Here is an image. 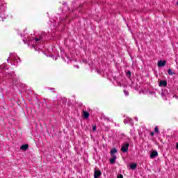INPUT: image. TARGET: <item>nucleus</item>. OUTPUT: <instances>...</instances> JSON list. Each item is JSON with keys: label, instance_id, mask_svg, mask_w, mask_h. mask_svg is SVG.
I'll return each instance as SVG.
<instances>
[{"label": "nucleus", "instance_id": "nucleus-11", "mask_svg": "<svg viewBox=\"0 0 178 178\" xmlns=\"http://www.w3.org/2000/svg\"><path fill=\"white\" fill-rule=\"evenodd\" d=\"M168 74H170V76H173V74H175V72H172L171 69L168 70Z\"/></svg>", "mask_w": 178, "mask_h": 178}, {"label": "nucleus", "instance_id": "nucleus-14", "mask_svg": "<svg viewBox=\"0 0 178 178\" xmlns=\"http://www.w3.org/2000/svg\"><path fill=\"white\" fill-rule=\"evenodd\" d=\"M124 95H129V92L126 91V90H124Z\"/></svg>", "mask_w": 178, "mask_h": 178}, {"label": "nucleus", "instance_id": "nucleus-10", "mask_svg": "<svg viewBox=\"0 0 178 178\" xmlns=\"http://www.w3.org/2000/svg\"><path fill=\"white\" fill-rule=\"evenodd\" d=\"M116 152H118V150L115 148H114L111 150V155H113L114 154H116Z\"/></svg>", "mask_w": 178, "mask_h": 178}, {"label": "nucleus", "instance_id": "nucleus-19", "mask_svg": "<svg viewBox=\"0 0 178 178\" xmlns=\"http://www.w3.org/2000/svg\"><path fill=\"white\" fill-rule=\"evenodd\" d=\"M177 149H178V143H177Z\"/></svg>", "mask_w": 178, "mask_h": 178}, {"label": "nucleus", "instance_id": "nucleus-17", "mask_svg": "<svg viewBox=\"0 0 178 178\" xmlns=\"http://www.w3.org/2000/svg\"><path fill=\"white\" fill-rule=\"evenodd\" d=\"M35 41H38L39 39H38V38H35Z\"/></svg>", "mask_w": 178, "mask_h": 178}, {"label": "nucleus", "instance_id": "nucleus-8", "mask_svg": "<svg viewBox=\"0 0 178 178\" xmlns=\"http://www.w3.org/2000/svg\"><path fill=\"white\" fill-rule=\"evenodd\" d=\"M20 148H21V149L26 151V149H27V148H29V145H22Z\"/></svg>", "mask_w": 178, "mask_h": 178}, {"label": "nucleus", "instance_id": "nucleus-2", "mask_svg": "<svg viewBox=\"0 0 178 178\" xmlns=\"http://www.w3.org/2000/svg\"><path fill=\"white\" fill-rule=\"evenodd\" d=\"M159 86V87H166V86H168V82H166V81H161Z\"/></svg>", "mask_w": 178, "mask_h": 178}, {"label": "nucleus", "instance_id": "nucleus-7", "mask_svg": "<svg viewBox=\"0 0 178 178\" xmlns=\"http://www.w3.org/2000/svg\"><path fill=\"white\" fill-rule=\"evenodd\" d=\"M115 162H116V156H113L110 159V163H115Z\"/></svg>", "mask_w": 178, "mask_h": 178}, {"label": "nucleus", "instance_id": "nucleus-15", "mask_svg": "<svg viewBox=\"0 0 178 178\" xmlns=\"http://www.w3.org/2000/svg\"><path fill=\"white\" fill-rule=\"evenodd\" d=\"M118 178H123V175H120L118 176Z\"/></svg>", "mask_w": 178, "mask_h": 178}, {"label": "nucleus", "instance_id": "nucleus-6", "mask_svg": "<svg viewBox=\"0 0 178 178\" xmlns=\"http://www.w3.org/2000/svg\"><path fill=\"white\" fill-rule=\"evenodd\" d=\"M83 115L85 119H88V117L90 116V114L87 111H83Z\"/></svg>", "mask_w": 178, "mask_h": 178}, {"label": "nucleus", "instance_id": "nucleus-5", "mask_svg": "<svg viewBox=\"0 0 178 178\" xmlns=\"http://www.w3.org/2000/svg\"><path fill=\"white\" fill-rule=\"evenodd\" d=\"M156 156H158V152L153 151L150 155V158H155Z\"/></svg>", "mask_w": 178, "mask_h": 178}, {"label": "nucleus", "instance_id": "nucleus-18", "mask_svg": "<svg viewBox=\"0 0 178 178\" xmlns=\"http://www.w3.org/2000/svg\"><path fill=\"white\" fill-rule=\"evenodd\" d=\"M151 136H154V132H152V133H151Z\"/></svg>", "mask_w": 178, "mask_h": 178}, {"label": "nucleus", "instance_id": "nucleus-13", "mask_svg": "<svg viewBox=\"0 0 178 178\" xmlns=\"http://www.w3.org/2000/svg\"><path fill=\"white\" fill-rule=\"evenodd\" d=\"M127 76H131V72L130 71H128V72H127Z\"/></svg>", "mask_w": 178, "mask_h": 178}, {"label": "nucleus", "instance_id": "nucleus-4", "mask_svg": "<svg viewBox=\"0 0 178 178\" xmlns=\"http://www.w3.org/2000/svg\"><path fill=\"white\" fill-rule=\"evenodd\" d=\"M102 172L99 170H95L94 174V178H98L101 176Z\"/></svg>", "mask_w": 178, "mask_h": 178}, {"label": "nucleus", "instance_id": "nucleus-12", "mask_svg": "<svg viewBox=\"0 0 178 178\" xmlns=\"http://www.w3.org/2000/svg\"><path fill=\"white\" fill-rule=\"evenodd\" d=\"M154 131H155L156 133H159V129H158V127H156L154 128Z\"/></svg>", "mask_w": 178, "mask_h": 178}, {"label": "nucleus", "instance_id": "nucleus-1", "mask_svg": "<svg viewBox=\"0 0 178 178\" xmlns=\"http://www.w3.org/2000/svg\"><path fill=\"white\" fill-rule=\"evenodd\" d=\"M129 143L123 145L121 148V151H122V152H127V151L129 150Z\"/></svg>", "mask_w": 178, "mask_h": 178}, {"label": "nucleus", "instance_id": "nucleus-9", "mask_svg": "<svg viewBox=\"0 0 178 178\" xmlns=\"http://www.w3.org/2000/svg\"><path fill=\"white\" fill-rule=\"evenodd\" d=\"M130 168H131V169L134 170L137 168V164L132 163V164L130 165Z\"/></svg>", "mask_w": 178, "mask_h": 178}, {"label": "nucleus", "instance_id": "nucleus-16", "mask_svg": "<svg viewBox=\"0 0 178 178\" xmlns=\"http://www.w3.org/2000/svg\"><path fill=\"white\" fill-rule=\"evenodd\" d=\"M93 130L94 131L97 130V127H93Z\"/></svg>", "mask_w": 178, "mask_h": 178}, {"label": "nucleus", "instance_id": "nucleus-3", "mask_svg": "<svg viewBox=\"0 0 178 178\" xmlns=\"http://www.w3.org/2000/svg\"><path fill=\"white\" fill-rule=\"evenodd\" d=\"M165 65H166V61H162V60H160L158 62V66L159 67H163V66H165Z\"/></svg>", "mask_w": 178, "mask_h": 178}]
</instances>
